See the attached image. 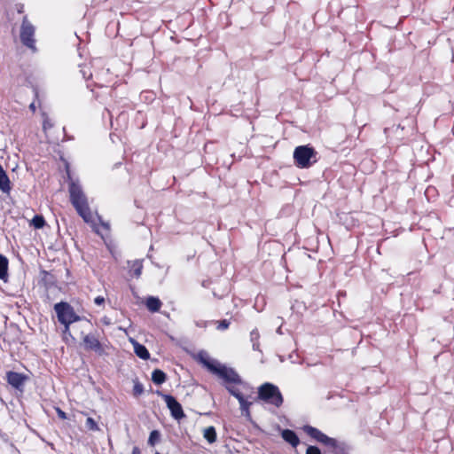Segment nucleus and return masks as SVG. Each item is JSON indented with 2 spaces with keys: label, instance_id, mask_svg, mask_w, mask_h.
Masks as SVG:
<instances>
[{
  "label": "nucleus",
  "instance_id": "nucleus-12",
  "mask_svg": "<svg viewBox=\"0 0 454 454\" xmlns=\"http://www.w3.org/2000/svg\"><path fill=\"white\" fill-rule=\"evenodd\" d=\"M161 304L162 303L160 300L154 296H149L145 301L146 308L151 312H158L161 307Z\"/></svg>",
  "mask_w": 454,
  "mask_h": 454
},
{
  "label": "nucleus",
  "instance_id": "nucleus-30",
  "mask_svg": "<svg viewBox=\"0 0 454 454\" xmlns=\"http://www.w3.org/2000/svg\"><path fill=\"white\" fill-rule=\"evenodd\" d=\"M63 334H64L65 338H67V336L72 337L70 326H68V332L66 333L65 330L63 331Z\"/></svg>",
  "mask_w": 454,
  "mask_h": 454
},
{
  "label": "nucleus",
  "instance_id": "nucleus-7",
  "mask_svg": "<svg viewBox=\"0 0 454 454\" xmlns=\"http://www.w3.org/2000/svg\"><path fill=\"white\" fill-rule=\"evenodd\" d=\"M159 395H160L163 400L165 401L167 407L170 411L171 416L175 419L180 420L181 419H184L185 417L182 405L177 402V400L173 395L160 393H159Z\"/></svg>",
  "mask_w": 454,
  "mask_h": 454
},
{
  "label": "nucleus",
  "instance_id": "nucleus-22",
  "mask_svg": "<svg viewBox=\"0 0 454 454\" xmlns=\"http://www.w3.org/2000/svg\"><path fill=\"white\" fill-rule=\"evenodd\" d=\"M225 388L231 395L236 397L238 400L243 396L241 392L232 385H225Z\"/></svg>",
  "mask_w": 454,
  "mask_h": 454
},
{
  "label": "nucleus",
  "instance_id": "nucleus-16",
  "mask_svg": "<svg viewBox=\"0 0 454 454\" xmlns=\"http://www.w3.org/2000/svg\"><path fill=\"white\" fill-rule=\"evenodd\" d=\"M129 264L130 271L133 272V275L136 278H139L142 274V269H143L142 261L136 260V261H133L132 262H129Z\"/></svg>",
  "mask_w": 454,
  "mask_h": 454
},
{
  "label": "nucleus",
  "instance_id": "nucleus-29",
  "mask_svg": "<svg viewBox=\"0 0 454 454\" xmlns=\"http://www.w3.org/2000/svg\"><path fill=\"white\" fill-rule=\"evenodd\" d=\"M57 413H58V416L62 419H67V415L66 413L61 411L59 408L57 409Z\"/></svg>",
  "mask_w": 454,
  "mask_h": 454
},
{
  "label": "nucleus",
  "instance_id": "nucleus-21",
  "mask_svg": "<svg viewBox=\"0 0 454 454\" xmlns=\"http://www.w3.org/2000/svg\"><path fill=\"white\" fill-rule=\"evenodd\" d=\"M32 224L35 229H41L45 224V220L42 215H35L32 219Z\"/></svg>",
  "mask_w": 454,
  "mask_h": 454
},
{
  "label": "nucleus",
  "instance_id": "nucleus-15",
  "mask_svg": "<svg viewBox=\"0 0 454 454\" xmlns=\"http://www.w3.org/2000/svg\"><path fill=\"white\" fill-rule=\"evenodd\" d=\"M8 271V259L3 255L0 254V279L5 280L7 278Z\"/></svg>",
  "mask_w": 454,
  "mask_h": 454
},
{
  "label": "nucleus",
  "instance_id": "nucleus-9",
  "mask_svg": "<svg viewBox=\"0 0 454 454\" xmlns=\"http://www.w3.org/2000/svg\"><path fill=\"white\" fill-rule=\"evenodd\" d=\"M82 340L86 349L93 350L98 354L103 353V348L97 334L88 333L83 336Z\"/></svg>",
  "mask_w": 454,
  "mask_h": 454
},
{
  "label": "nucleus",
  "instance_id": "nucleus-20",
  "mask_svg": "<svg viewBox=\"0 0 454 454\" xmlns=\"http://www.w3.org/2000/svg\"><path fill=\"white\" fill-rule=\"evenodd\" d=\"M320 442L330 448L334 449L337 447V441L333 438L327 436L326 434H324Z\"/></svg>",
  "mask_w": 454,
  "mask_h": 454
},
{
  "label": "nucleus",
  "instance_id": "nucleus-27",
  "mask_svg": "<svg viewBox=\"0 0 454 454\" xmlns=\"http://www.w3.org/2000/svg\"><path fill=\"white\" fill-rule=\"evenodd\" d=\"M306 454H321V450L317 446H309Z\"/></svg>",
  "mask_w": 454,
  "mask_h": 454
},
{
  "label": "nucleus",
  "instance_id": "nucleus-4",
  "mask_svg": "<svg viewBox=\"0 0 454 454\" xmlns=\"http://www.w3.org/2000/svg\"><path fill=\"white\" fill-rule=\"evenodd\" d=\"M294 160L297 167L308 168L317 161V152L309 145H299L294 151Z\"/></svg>",
  "mask_w": 454,
  "mask_h": 454
},
{
  "label": "nucleus",
  "instance_id": "nucleus-14",
  "mask_svg": "<svg viewBox=\"0 0 454 454\" xmlns=\"http://www.w3.org/2000/svg\"><path fill=\"white\" fill-rule=\"evenodd\" d=\"M167 380V375L166 373L160 370V369H155L152 372V380L154 384L156 385H161L162 383H164Z\"/></svg>",
  "mask_w": 454,
  "mask_h": 454
},
{
  "label": "nucleus",
  "instance_id": "nucleus-26",
  "mask_svg": "<svg viewBox=\"0 0 454 454\" xmlns=\"http://www.w3.org/2000/svg\"><path fill=\"white\" fill-rule=\"evenodd\" d=\"M217 330L223 331L229 328L230 322L227 319H223L217 322Z\"/></svg>",
  "mask_w": 454,
  "mask_h": 454
},
{
  "label": "nucleus",
  "instance_id": "nucleus-24",
  "mask_svg": "<svg viewBox=\"0 0 454 454\" xmlns=\"http://www.w3.org/2000/svg\"><path fill=\"white\" fill-rule=\"evenodd\" d=\"M85 425H86L87 428H89L90 430H92V431L99 430V428L98 427V424L96 423V421L92 418H88L86 419V424Z\"/></svg>",
  "mask_w": 454,
  "mask_h": 454
},
{
  "label": "nucleus",
  "instance_id": "nucleus-23",
  "mask_svg": "<svg viewBox=\"0 0 454 454\" xmlns=\"http://www.w3.org/2000/svg\"><path fill=\"white\" fill-rule=\"evenodd\" d=\"M143 393H144V387H143V385L139 381H137V380L134 381L133 395L135 396H139Z\"/></svg>",
  "mask_w": 454,
  "mask_h": 454
},
{
  "label": "nucleus",
  "instance_id": "nucleus-13",
  "mask_svg": "<svg viewBox=\"0 0 454 454\" xmlns=\"http://www.w3.org/2000/svg\"><path fill=\"white\" fill-rule=\"evenodd\" d=\"M303 431L308 434L309 435L310 437L314 438L316 441H317L318 442H320V441L322 440V437L324 436V433H322L320 430H318L317 428L316 427H313L311 426H304L303 427Z\"/></svg>",
  "mask_w": 454,
  "mask_h": 454
},
{
  "label": "nucleus",
  "instance_id": "nucleus-34",
  "mask_svg": "<svg viewBox=\"0 0 454 454\" xmlns=\"http://www.w3.org/2000/svg\"><path fill=\"white\" fill-rule=\"evenodd\" d=\"M103 323L106 324V325H109L110 324L108 318H106V317L103 318Z\"/></svg>",
  "mask_w": 454,
  "mask_h": 454
},
{
  "label": "nucleus",
  "instance_id": "nucleus-31",
  "mask_svg": "<svg viewBox=\"0 0 454 454\" xmlns=\"http://www.w3.org/2000/svg\"><path fill=\"white\" fill-rule=\"evenodd\" d=\"M132 454H141V451L137 447H134L132 450Z\"/></svg>",
  "mask_w": 454,
  "mask_h": 454
},
{
  "label": "nucleus",
  "instance_id": "nucleus-19",
  "mask_svg": "<svg viewBox=\"0 0 454 454\" xmlns=\"http://www.w3.org/2000/svg\"><path fill=\"white\" fill-rule=\"evenodd\" d=\"M160 438V434L158 430H153L150 433L149 438H148V444L151 446H154Z\"/></svg>",
  "mask_w": 454,
  "mask_h": 454
},
{
  "label": "nucleus",
  "instance_id": "nucleus-33",
  "mask_svg": "<svg viewBox=\"0 0 454 454\" xmlns=\"http://www.w3.org/2000/svg\"><path fill=\"white\" fill-rule=\"evenodd\" d=\"M29 108L32 110V111H35V103H31L30 106H29Z\"/></svg>",
  "mask_w": 454,
  "mask_h": 454
},
{
  "label": "nucleus",
  "instance_id": "nucleus-3",
  "mask_svg": "<svg viewBox=\"0 0 454 454\" xmlns=\"http://www.w3.org/2000/svg\"><path fill=\"white\" fill-rule=\"evenodd\" d=\"M54 310L57 314L58 320L65 326V332H68V326L71 324L81 321L82 317L78 316L74 308L66 301H60L54 305Z\"/></svg>",
  "mask_w": 454,
  "mask_h": 454
},
{
  "label": "nucleus",
  "instance_id": "nucleus-17",
  "mask_svg": "<svg viewBox=\"0 0 454 454\" xmlns=\"http://www.w3.org/2000/svg\"><path fill=\"white\" fill-rule=\"evenodd\" d=\"M204 438L209 442L213 443L216 441V431L212 426L207 427L203 434Z\"/></svg>",
  "mask_w": 454,
  "mask_h": 454
},
{
  "label": "nucleus",
  "instance_id": "nucleus-37",
  "mask_svg": "<svg viewBox=\"0 0 454 454\" xmlns=\"http://www.w3.org/2000/svg\"><path fill=\"white\" fill-rule=\"evenodd\" d=\"M85 324L89 325L90 323V321H89V320H86V321H85Z\"/></svg>",
  "mask_w": 454,
  "mask_h": 454
},
{
  "label": "nucleus",
  "instance_id": "nucleus-2",
  "mask_svg": "<svg viewBox=\"0 0 454 454\" xmlns=\"http://www.w3.org/2000/svg\"><path fill=\"white\" fill-rule=\"evenodd\" d=\"M70 201L79 215L86 223L93 222V215L90 209L87 197L77 183L71 181L69 184Z\"/></svg>",
  "mask_w": 454,
  "mask_h": 454
},
{
  "label": "nucleus",
  "instance_id": "nucleus-32",
  "mask_svg": "<svg viewBox=\"0 0 454 454\" xmlns=\"http://www.w3.org/2000/svg\"><path fill=\"white\" fill-rule=\"evenodd\" d=\"M243 416L247 417V418H250V411H249V408L245 410L244 411V414H242Z\"/></svg>",
  "mask_w": 454,
  "mask_h": 454
},
{
  "label": "nucleus",
  "instance_id": "nucleus-25",
  "mask_svg": "<svg viewBox=\"0 0 454 454\" xmlns=\"http://www.w3.org/2000/svg\"><path fill=\"white\" fill-rule=\"evenodd\" d=\"M239 405H240V411H241V413L244 414V411L248 409L249 406L251 405V403L250 402H247L244 396H242L241 398H239Z\"/></svg>",
  "mask_w": 454,
  "mask_h": 454
},
{
  "label": "nucleus",
  "instance_id": "nucleus-10",
  "mask_svg": "<svg viewBox=\"0 0 454 454\" xmlns=\"http://www.w3.org/2000/svg\"><path fill=\"white\" fill-rule=\"evenodd\" d=\"M282 438L293 447H296L300 443V440L296 433L291 429H284L281 432Z\"/></svg>",
  "mask_w": 454,
  "mask_h": 454
},
{
  "label": "nucleus",
  "instance_id": "nucleus-35",
  "mask_svg": "<svg viewBox=\"0 0 454 454\" xmlns=\"http://www.w3.org/2000/svg\"><path fill=\"white\" fill-rule=\"evenodd\" d=\"M102 225H103L106 229H108V228H109V224H108V223H103V222H102Z\"/></svg>",
  "mask_w": 454,
  "mask_h": 454
},
{
  "label": "nucleus",
  "instance_id": "nucleus-18",
  "mask_svg": "<svg viewBox=\"0 0 454 454\" xmlns=\"http://www.w3.org/2000/svg\"><path fill=\"white\" fill-rule=\"evenodd\" d=\"M259 338H260V334H259V332L257 329H254L251 333H250V340L252 342V346H253V349L254 350H258L259 349Z\"/></svg>",
  "mask_w": 454,
  "mask_h": 454
},
{
  "label": "nucleus",
  "instance_id": "nucleus-36",
  "mask_svg": "<svg viewBox=\"0 0 454 454\" xmlns=\"http://www.w3.org/2000/svg\"><path fill=\"white\" fill-rule=\"evenodd\" d=\"M277 333H281V327H278V329L277 330Z\"/></svg>",
  "mask_w": 454,
  "mask_h": 454
},
{
  "label": "nucleus",
  "instance_id": "nucleus-5",
  "mask_svg": "<svg viewBox=\"0 0 454 454\" xmlns=\"http://www.w3.org/2000/svg\"><path fill=\"white\" fill-rule=\"evenodd\" d=\"M258 397L265 403L276 407H279L283 403V396L278 387L269 382L262 384L259 387Z\"/></svg>",
  "mask_w": 454,
  "mask_h": 454
},
{
  "label": "nucleus",
  "instance_id": "nucleus-8",
  "mask_svg": "<svg viewBox=\"0 0 454 454\" xmlns=\"http://www.w3.org/2000/svg\"><path fill=\"white\" fill-rule=\"evenodd\" d=\"M28 377L23 373L9 371L6 372V380L15 389L23 392L24 386Z\"/></svg>",
  "mask_w": 454,
  "mask_h": 454
},
{
  "label": "nucleus",
  "instance_id": "nucleus-6",
  "mask_svg": "<svg viewBox=\"0 0 454 454\" xmlns=\"http://www.w3.org/2000/svg\"><path fill=\"white\" fill-rule=\"evenodd\" d=\"M34 35L35 27L29 22L27 17L25 16L20 27V41L27 48L35 51Z\"/></svg>",
  "mask_w": 454,
  "mask_h": 454
},
{
  "label": "nucleus",
  "instance_id": "nucleus-11",
  "mask_svg": "<svg viewBox=\"0 0 454 454\" xmlns=\"http://www.w3.org/2000/svg\"><path fill=\"white\" fill-rule=\"evenodd\" d=\"M135 354L141 359L146 360L150 357L148 349L142 344L132 340Z\"/></svg>",
  "mask_w": 454,
  "mask_h": 454
},
{
  "label": "nucleus",
  "instance_id": "nucleus-28",
  "mask_svg": "<svg viewBox=\"0 0 454 454\" xmlns=\"http://www.w3.org/2000/svg\"><path fill=\"white\" fill-rule=\"evenodd\" d=\"M94 302L97 305H102L105 303V298L103 296H98L94 299Z\"/></svg>",
  "mask_w": 454,
  "mask_h": 454
},
{
  "label": "nucleus",
  "instance_id": "nucleus-1",
  "mask_svg": "<svg viewBox=\"0 0 454 454\" xmlns=\"http://www.w3.org/2000/svg\"><path fill=\"white\" fill-rule=\"evenodd\" d=\"M197 357L198 361L210 372L223 380L225 385H240L243 383L240 376L234 369L229 368L221 364L216 360L211 359L206 351H200Z\"/></svg>",
  "mask_w": 454,
  "mask_h": 454
}]
</instances>
